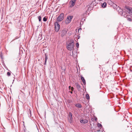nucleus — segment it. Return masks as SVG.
Here are the masks:
<instances>
[{"instance_id": "obj_1", "label": "nucleus", "mask_w": 132, "mask_h": 132, "mask_svg": "<svg viewBox=\"0 0 132 132\" xmlns=\"http://www.w3.org/2000/svg\"><path fill=\"white\" fill-rule=\"evenodd\" d=\"M74 42L73 40H71L69 43L67 45V49L69 51H72L74 50Z\"/></svg>"}, {"instance_id": "obj_2", "label": "nucleus", "mask_w": 132, "mask_h": 132, "mask_svg": "<svg viewBox=\"0 0 132 132\" xmlns=\"http://www.w3.org/2000/svg\"><path fill=\"white\" fill-rule=\"evenodd\" d=\"M64 14L63 13H61L56 19V21L59 22L62 21L64 19Z\"/></svg>"}, {"instance_id": "obj_3", "label": "nucleus", "mask_w": 132, "mask_h": 132, "mask_svg": "<svg viewBox=\"0 0 132 132\" xmlns=\"http://www.w3.org/2000/svg\"><path fill=\"white\" fill-rule=\"evenodd\" d=\"M59 22L56 21L54 23L55 30L56 32H58L60 28V26L58 23Z\"/></svg>"}, {"instance_id": "obj_4", "label": "nucleus", "mask_w": 132, "mask_h": 132, "mask_svg": "<svg viewBox=\"0 0 132 132\" xmlns=\"http://www.w3.org/2000/svg\"><path fill=\"white\" fill-rule=\"evenodd\" d=\"M72 114L71 112L69 113L68 117V120L69 122L71 123L73 121V118L72 117Z\"/></svg>"}, {"instance_id": "obj_5", "label": "nucleus", "mask_w": 132, "mask_h": 132, "mask_svg": "<svg viewBox=\"0 0 132 132\" xmlns=\"http://www.w3.org/2000/svg\"><path fill=\"white\" fill-rule=\"evenodd\" d=\"M72 16H67V19L66 20L65 23L66 24H68L70 23L71 20L73 18Z\"/></svg>"}, {"instance_id": "obj_6", "label": "nucleus", "mask_w": 132, "mask_h": 132, "mask_svg": "<svg viewBox=\"0 0 132 132\" xmlns=\"http://www.w3.org/2000/svg\"><path fill=\"white\" fill-rule=\"evenodd\" d=\"M68 30L66 28H64L62 30L61 32V36L62 37H64L67 34Z\"/></svg>"}, {"instance_id": "obj_7", "label": "nucleus", "mask_w": 132, "mask_h": 132, "mask_svg": "<svg viewBox=\"0 0 132 132\" xmlns=\"http://www.w3.org/2000/svg\"><path fill=\"white\" fill-rule=\"evenodd\" d=\"M75 85L78 91H80L81 90V86L78 82L75 83Z\"/></svg>"}, {"instance_id": "obj_8", "label": "nucleus", "mask_w": 132, "mask_h": 132, "mask_svg": "<svg viewBox=\"0 0 132 132\" xmlns=\"http://www.w3.org/2000/svg\"><path fill=\"white\" fill-rule=\"evenodd\" d=\"M80 122L82 124H86L88 122V120L87 119H82L80 120Z\"/></svg>"}, {"instance_id": "obj_9", "label": "nucleus", "mask_w": 132, "mask_h": 132, "mask_svg": "<svg viewBox=\"0 0 132 132\" xmlns=\"http://www.w3.org/2000/svg\"><path fill=\"white\" fill-rule=\"evenodd\" d=\"M70 3L71 4L70 6V7H72L75 5V2H74L73 1H71L70 2Z\"/></svg>"}, {"instance_id": "obj_10", "label": "nucleus", "mask_w": 132, "mask_h": 132, "mask_svg": "<svg viewBox=\"0 0 132 132\" xmlns=\"http://www.w3.org/2000/svg\"><path fill=\"white\" fill-rule=\"evenodd\" d=\"M120 10L118 11V13L119 14L121 15H122L124 14L123 11L122 9H120L119 8Z\"/></svg>"}, {"instance_id": "obj_11", "label": "nucleus", "mask_w": 132, "mask_h": 132, "mask_svg": "<svg viewBox=\"0 0 132 132\" xmlns=\"http://www.w3.org/2000/svg\"><path fill=\"white\" fill-rule=\"evenodd\" d=\"M132 8L130 7L129 6H126L125 7V9L128 11L129 13H130L131 11V9Z\"/></svg>"}, {"instance_id": "obj_12", "label": "nucleus", "mask_w": 132, "mask_h": 132, "mask_svg": "<svg viewBox=\"0 0 132 132\" xmlns=\"http://www.w3.org/2000/svg\"><path fill=\"white\" fill-rule=\"evenodd\" d=\"M81 80L82 81V82H83V84L85 85L86 84V82L84 78L83 77L81 76Z\"/></svg>"}, {"instance_id": "obj_13", "label": "nucleus", "mask_w": 132, "mask_h": 132, "mask_svg": "<svg viewBox=\"0 0 132 132\" xmlns=\"http://www.w3.org/2000/svg\"><path fill=\"white\" fill-rule=\"evenodd\" d=\"M75 106L78 108H80L81 107V104L79 103H76L75 104Z\"/></svg>"}, {"instance_id": "obj_14", "label": "nucleus", "mask_w": 132, "mask_h": 132, "mask_svg": "<svg viewBox=\"0 0 132 132\" xmlns=\"http://www.w3.org/2000/svg\"><path fill=\"white\" fill-rule=\"evenodd\" d=\"M45 62L44 63V65H46V62L47 61V59H48V55H47L46 54V53L45 54Z\"/></svg>"}, {"instance_id": "obj_15", "label": "nucleus", "mask_w": 132, "mask_h": 132, "mask_svg": "<svg viewBox=\"0 0 132 132\" xmlns=\"http://www.w3.org/2000/svg\"><path fill=\"white\" fill-rule=\"evenodd\" d=\"M123 15L124 17L127 18H129V17L130 16L128 15L127 14H126L125 13H124L123 15Z\"/></svg>"}, {"instance_id": "obj_16", "label": "nucleus", "mask_w": 132, "mask_h": 132, "mask_svg": "<svg viewBox=\"0 0 132 132\" xmlns=\"http://www.w3.org/2000/svg\"><path fill=\"white\" fill-rule=\"evenodd\" d=\"M106 6V3L105 2H104L102 4V6L103 7H105Z\"/></svg>"}, {"instance_id": "obj_17", "label": "nucleus", "mask_w": 132, "mask_h": 132, "mask_svg": "<svg viewBox=\"0 0 132 132\" xmlns=\"http://www.w3.org/2000/svg\"><path fill=\"white\" fill-rule=\"evenodd\" d=\"M86 97L87 100H89L90 99L89 96L88 94H86Z\"/></svg>"}, {"instance_id": "obj_18", "label": "nucleus", "mask_w": 132, "mask_h": 132, "mask_svg": "<svg viewBox=\"0 0 132 132\" xmlns=\"http://www.w3.org/2000/svg\"><path fill=\"white\" fill-rule=\"evenodd\" d=\"M47 18L46 16L44 17L43 18V21L44 22H46L47 21Z\"/></svg>"}, {"instance_id": "obj_19", "label": "nucleus", "mask_w": 132, "mask_h": 132, "mask_svg": "<svg viewBox=\"0 0 132 132\" xmlns=\"http://www.w3.org/2000/svg\"><path fill=\"white\" fill-rule=\"evenodd\" d=\"M29 113H28V116L29 117H31V111L30 109H29Z\"/></svg>"}, {"instance_id": "obj_20", "label": "nucleus", "mask_w": 132, "mask_h": 132, "mask_svg": "<svg viewBox=\"0 0 132 132\" xmlns=\"http://www.w3.org/2000/svg\"><path fill=\"white\" fill-rule=\"evenodd\" d=\"M92 9V7H91L90 6H89V7H88L87 11H90Z\"/></svg>"}, {"instance_id": "obj_21", "label": "nucleus", "mask_w": 132, "mask_h": 132, "mask_svg": "<svg viewBox=\"0 0 132 132\" xmlns=\"http://www.w3.org/2000/svg\"><path fill=\"white\" fill-rule=\"evenodd\" d=\"M38 19L39 22L41 20V18L40 16H39L38 17Z\"/></svg>"}, {"instance_id": "obj_22", "label": "nucleus", "mask_w": 132, "mask_h": 132, "mask_svg": "<svg viewBox=\"0 0 132 132\" xmlns=\"http://www.w3.org/2000/svg\"><path fill=\"white\" fill-rule=\"evenodd\" d=\"M127 20L129 21H132V19H131V18H129H129H127Z\"/></svg>"}, {"instance_id": "obj_23", "label": "nucleus", "mask_w": 132, "mask_h": 132, "mask_svg": "<svg viewBox=\"0 0 132 132\" xmlns=\"http://www.w3.org/2000/svg\"><path fill=\"white\" fill-rule=\"evenodd\" d=\"M11 73L9 72H7V75L8 76H9L11 75Z\"/></svg>"}, {"instance_id": "obj_24", "label": "nucleus", "mask_w": 132, "mask_h": 132, "mask_svg": "<svg viewBox=\"0 0 132 132\" xmlns=\"http://www.w3.org/2000/svg\"><path fill=\"white\" fill-rule=\"evenodd\" d=\"M98 126L99 127H102V125L101 124L99 123H98Z\"/></svg>"}, {"instance_id": "obj_25", "label": "nucleus", "mask_w": 132, "mask_h": 132, "mask_svg": "<svg viewBox=\"0 0 132 132\" xmlns=\"http://www.w3.org/2000/svg\"><path fill=\"white\" fill-rule=\"evenodd\" d=\"M76 46L78 48L79 47V44L78 43H77L76 44Z\"/></svg>"}, {"instance_id": "obj_26", "label": "nucleus", "mask_w": 132, "mask_h": 132, "mask_svg": "<svg viewBox=\"0 0 132 132\" xmlns=\"http://www.w3.org/2000/svg\"><path fill=\"white\" fill-rule=\"evenodd\" d=\"M70 89L72 91H73L74 90V88L73 87H71V88Z\"/></svg>"}, {"instance_id": "obj_27", "label": "nucleus", "mask_w": 132, "mask_h": 132, "mask_svg": "<svg viewBox=\"0 0 132 132\" xmlns=\"http://www.w3.org/2000/svg\"><path fill=\"white\" fill-rule=\"evenodd\" d=\"M77 0H71V1H73V2H75Z\"/></svg>"}, {"instance_id": "obj_28", "label": "nucleus", "mask_w": 132, "mask_h": 132, "mask_svg": "<svg viewBox=\"0 0 132 132\" xmlns=\"http://www.w3.org/2000/svg\"><path fill=\"white\" fill-rule=\"evenodd\" d=\"M71 87L70 86H69V90L71 88V87Z\"/></svg>"}, {"instance_id": "obj_29", "label": "nucleus", "mask_w": 132, "mask_h": 132, "mask_svg": "<svg viewBox=\"0 0 132 132\" xmlns=\"http://www.w3.org/2000/svg\"><path fill=\"white\" fill-rule=\"evenodd\" d=\"M72 91H70L69 92H70L71 94H72L73 93Z\"/></svg>"}, {"instance_id": "obj_30", "label": "nucleus", "mask_w": 132, "mask_h": 132, "mask_svg": "<svg viewBox=\"0 0 132 132\" xmlns=\"http://www.w3.org/2000/svg\"><path fill=\"white\" fill-rule=\"evenodd\" d=\"M130 13H132V8H131V11Z\"/></svg>"}, {"instance_id": "obj_31", "label": "nucleus", "mask_w": 132, "mask_h": 132, "mask_svg": "<svg viewBox=\"0 0 132 132\" xmlns=\"http://www.w3.org/2000/svg\"><path fill=\"white\" fill-rule=\"evenodd\" d=\"M81 29V28H79L78 29V30H79V29Z\"/></svg>"}, {"instance_id": "obj_32", "label": "nucleus", "mask_w": 132, "mask_h": 132, "mask_svg": "<svg viewBox=\"0 0 132 132\" xmlns=\"http://www.w3.org/2000/svg\"><path fill=\"white\" fill-rule=\"evenodd\" d=\"M109 60H108V61L107 62H106V63H108V62H109Z\"/></svg>"}, {"instance_id": "obj_33", "label": "nucleus", "mask_w": 132, "mask_h": 132, "mask_svg": "<svg viewBox=\"0 0 132 132\" xmlns=\"http://www.w3.org/2000/svg\"><path fill=\"white\" fill-rule=\"evenodd\" d=\"M1 57L2 59V56H1Z\"/></svg>"}, {"instance_id": "obj_34", "label": "nucleus", "mask_w": 132, "mask_h": 132, "mask_svg": "<svg viewBox=\"0 0 132 132\" xmlns=\"http://www.w3.org/2000/svg\"><path fill=\"white\" fill-rule=\"evenodd\" d=\"M100 131V130H98V131Z\"/></svg>"}]
</instances>
